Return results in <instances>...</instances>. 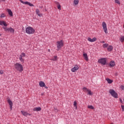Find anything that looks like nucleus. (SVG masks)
<instances>
[{
    "mask_svg": "<svg viewBox=\"0 0 124 124\" xmlns=\"http://www.w3.org/2000/svg\"><path fill=\"white\" fill-rule=\"evenodd\" d=\"M45 89H48V87L46 86V85L45 84Z\"/></svg>",
    "mask_w": 124,
    "mask_h": 124,
    "instance_id": "37",
    "label": "nucleus"
},
{
    "mask_svg": "<svg viewBox=\"0 0 124 124\" xmlns=\"http://www.w3.org/2000/svg\"><path fill=\"white\" fill-rule=\"evenodd\" d=\"M102 27L105 33H108V31H107V24H106V23H105V22H103L102 23Z\"/></svg>",
    "mask_w": 124,
    "mask_h": 124,
    "instance_id": "8",
    "label": "nucleus"
},
{
    "mask_svg": "<svg viewBox=\"0 0 124 124\" xmlns=\"http://www.w3.org/2000/svg\"><path fill=\"white\" fill-rule=\"evenodd\" d=\"M109 45H108V44H104L103 45V48H107V47H108Z\"/></svg>",
    "mask_w": 124,
    "mask_h": 124,
    "instance_id": "29",
    "label": "nucleus"
},
{
    "mask_svg": "<svg viewBox=\"0 0 124 124\" xmlns=\"http://www.w3.org/2000/svg\"><path fill=\"white\" fill-rule=\"evenodd\" d=\"M83 92L85 93H88L87 94H89V95H93V93L91 90L88 89L86 87H83Z\"/></svg>",
    "mask_w": 124,
    "mask_h": 124,
    "instance_id": "6",
    "label": "nucleus"
},
{
    "mask_svg": "<svg viewBox=\"0 0 124 124\" xmlns=\"http://www.w3.org/2000/svg\"><path fill=\"white\" fill-rule=\"evenodd\" d=\"M1 36V34H0V36Z\"/></svg>",
    "mask_w": 124,
    "mask_h": 124,
    "instance_id": "40",
    "label": "nucleus"
},
{
    "mask_svg": "<svg viewBox=\"0 0 124 124\" xmlns=\"http://www.w3.org/2000/svg\"><path fill=\"white\" fill-rule=\"evenodd\" d=\"M36 14H37L38 16L39 17H41V16H42V14L40 13V11H39L38 9H36Z\"/></svg>",
    "mask_w": 124,
    "mask_h": 124,
    "instance_id": "17",
    "label": "nucleus"
},
{
    "mask_svg": "<svg viewBox=\"0 0 124 124\" xmlns=\"http://www.w3.org/2000/svg\"><path fill=\"white\" fill-rule=\"evenodd\" d=\"M34 31H35V30L31 27L29 26L26 28V32L28 34H33Z\"/></svg>",
    "mask_w": 124,
    "mask_h": 124,
    "instance_id": "2",
    "label": "nucleus"
},
{
    "mask_svg": "<svg viewBox=\"0 0 124 124\" xmlns=\"http://www.w3.org/2000/svg\"><path fill=\"white\" fill-rule=\"evenodd\" d=\"M3 30L7 32H11V33H14V29L12 28H7L6 27H3Z\"/></svg>",
    "mask_w": 124,
    "mask_h": 124,
    "instance_id": "5",
    "label": "nucleus"
},
{
    "mask_svg": "<svg viewBox=\"0 0 124 124\" xmlns=\"http://www.w3.org/2000/svg\"><path fill=\"white\" fill-rule=\"evenodd\" d=\"M120 101L121 103H122V104L124 103V102L123 101V100H122V99H120Z\"/></svg>",
    "mask_w": 124,
    "mask_h": 124,
    "instance_id": "36",
    "label": "nucleus"
},
{
    "mask_svg": "<svg viewBox=\"0 0 124 124\" xmlns=\"http://www.w3.org/2000/svg\"><path fill=\"white\" fill-rule=\"evenodd\" d=\"M8 102L9 103V105H10V109L12 110L13 106V103L12 102V101L10 99H8Z\"/></svg>",
    "mask_w": 124,
    "mask_h": 124,
    "instance_id": "13",
    "label": "nucleus"
},
{
    "mask_svg": "<svg viewBox=\"0 0 124 124\" xmlns=\"http://www.w3.org/2000/svg\"><path fill=\"white\" fill-rule=\"evenodd\" d=\"M51 61H58V56H55L54 58L51 59Z\"/></svg>",
    "mask_w": 124,
    "mask_h": 124,
    "instance_id": "26",
    "label": "nucleus"
},
{
    "mask_svg": "<svg viewBox=\"0 0 124 124\" xmlns=\"http://www.w3.org/2000/svg\"><path fill=\"white\" fill-rule=\"evenodd\" d=\"M98 62L103 64V65H105V64H106V58H101L99 59Z\"/></svg>",
    "mask_w": 124,
    "mask_h": 124,
    "instance_id": "7",
    "label": "nucleus"
},
{
    "mask_svg": "<svg viewBox=\"0 0 124 124\" xmlns=\"http://www.w3.org/2000/svg\"><path fill=\"white\" fill-rule=\"evenodd\" d=\"M108 50L109 52H111L112 50H113V46H109L108 47Z\"/></svg>",
    "mask_w": 124,
    "mask_h": 124,
    "instance_id": "23",
    "label": "nucleus"
},
{
    "mask_svg": "<svg viewBox=\"0 0 124 124\" xmlns=\"http://www.w3.org/2000/svg\"><path fill=\"white\" fill-rule=\"evenodd\" d=\"M83 57H84V60H85V61H86L87 62H88V61H89V58H88V54H87V53H84Z\"/></svg>",
    "mask_w": 124,
    "mask_h": 124,
    "instance_id": "18",
    "label": "nucleus"
},
{
    "mask_svg": "<svg viewBox=\"0 0 124 124\" xmlns=\"http://www.w3.org/2000/svg\"><path fill=\"white\" fill-rule=\"evenodd\" d=\"M102 43H105V42L103 41V42H102Z\"/></svg>",
    "mask_w": 124,
    "mask_h": 124,
    "instance_id": "39",
    "label": "nucleus"
},
{
    "mask_svg": "<svg viewBox=\"0 0 124 124\" xmlns=\"http://www.w3.org/2000/svg\"><path fill=\"white\" fill-rule=\"evenodd\" d=\"M121 108L122 109V111L124 112V105H121Z\"/></svg>",
    "mask_w": 124,
    "mask_h": 124,
    "instance_id": "33",
    "label": "nucleus"
},
{
    "mask_svg": "<svg viewBox=\"0 0 124 124\" xmlns=\"http://www.w3.org/2000/svg\"><path fill=\"white\" fill-rule=\"evenodd\" d=\"M108 93H110L111 95H112L113 97H114V98H118V94L115 91H114V90L110 89Z\"/></svg>",
    "mask_w": 124,
    "mask_h": 124,
    "instance_id": "4",
    "label": "nucleus"
},
{
    "mask_svg": "<svg viewBox=\"0 0 124 124\" xmlns=\"http://www.w3.org/2000/svg\"><path fill=\"white\" fill-rule=\"evenodd\" d=\"M57 7L58 8V9H59V10H61V5H60V4H59L57 6Z\"/></svg>",
    "mask_w": 124,
    "mask_h": 124,
    "instance_id": "31",
    "label": "nucleus"
},
{
    "mask_svg": "<svg viewBox=\"0 0 124 124\" xmlns=\"http://www.w3.org/2000/svg\"><path fill=\"white\" fill-rule=\"evenodd\" d=\"M78 4H79V0H74V5H78Z\"/></svg>",
    "mask_w": 124,
    "mask_h": 124,
    "instance_id": "25",
    "label": "nucleus"
},
{
    "mask_svg": "<svg viewBox=\"0 0 124 124\" xmlns=\"http://www.w3.org/2000/svg\"><path fill=\"white\" fill-rule=\"evenodd\" d=\"M54 111L57 113V112H58V108H54Z\"/></svg>",
    "mask_w": 124,
    "mask_h": 124,
    "instance_id": "34",
    "label": "nucleus"
},
{
    "mask_svg": "<svg viewBox=\"0 0 124 124\" xmlns=\"http://www.w3.org/2000/svg\"><path fill=\"white\" fill-rule=\"evenodd\" d=\"M109 65L111 67H113L114 66H115V62L114 61H111L109 63Z\"/></svg>",
    "mask_w": 124,
    "mask_h": 124,
    "instance_id": "19",
    "label": "nucleus"
},
{
    "mask_svg": "<svg viewBox=\"0 0 124 124\" xmlns=\"http://www.w3.org/2000/svg\"><path fill=\"white\" fill-rule=\"evenodd\" d=\"M56 44L57 47V51H60L61 48L63 47V41L62 40L57 41Z\"/></svg>",
    "mask_w": 124,
    "mask_h": 124,
    "instance_id": "3",
    "label": "nucleus"
},
{
    "mask_svg": "<svg viewBox=\"0 0 124 124\" xmlns=\"http://www.w3.org/2000/svg\"><path fill=\"white\" fill-rule=\"evenodd\" d=\"M115 2L119 5L121 4V1L120 0H115Z\"/></svg>",
    "mask_w": 124,
    "mask_h": 124,
    "instance_id": "28",
    "label": "nucleus"
},
{
    "mask_svg": "<svg viewBox=\"0 0 124 124\" xmlns=\"http://www.w3.org/2000/svg\"><path fill=\"white\" fill-rule=\"evenodd\" d=\"M21 113L23 115V116H24L25 117H28V116H31V114L29 113L27 111H25L24 110H21Z\"/></svg>",
    "mask_w": 124,
    "mask_h": 124,
    "instance_id": "10",
    "label": "nucleus"
},
{
    "mask_svg": "<svg viewBox=\"0 0 124 124\" xmlns=\"http://www.w3.org/2000/svg\"><path fill=\"white\" fill-rule=\"evenodd\" d=\"M0 74H3V70H0Z\"/></svg>",
    "mask_w": 124,
    "mask_h": 124,
    "instance_id": "35",
    "label": "nucleus"
},
{
    "mask_svg": "<svg viewBox=\"0 0 124 124\" xmlns=\"http://www.w3.org/2000/svg\"><path fill=\"white\" fill-rule=\"evenodd\" d=\"M39 86H41L42 88L43 87H45V83L43 81H40Z\"/></svg>",
    "mask_w": 124,
    "mask_h": 124,
    "instance_id": "20",
    "label": "nucleus"
},
{
    "mask_svg": "<svg viewBox=\"0 0 124 124\" xmlns=\"http://www.w3.org/2000/svg\"><path fill=\"white\" fill-rule=\"evenodd\" d=\"M33 111H37V112L39 111H41V108L40 107H37V108H34L33 109Z\"/></svg>",
    "mask_w": 124,
    "mask_h": 124,
    "instance_id": "21",
    "label": "nucleus"
},
{
    "mask_svg": "<svg viewBox=\"0 0 124 124\" xmlns=\"http://www.w3.org/2000/svg\"><path fill=\"white\" fill-rule=\"evenodd\" d=\"M78 69H79V66L76 65L73 68L71 69V71L72 72H76Z\"/></svg>",
    "mask_w": 124,
    "mask_h": 124,
    "instance_id": "12",
    "label": "nucleus"
},
{
    "mask_svg": "<svg viewBox=\"0 0 124 124\" xmlns=\"http://www.w3.org/2000/svg\"><path fill=\"white\" fill-rule=\"evenodd\" d=\"M88 108H89V109H94V108L93 107V106H92V105H89L88 106Z\"/></svg>",
    "mask_w": 124,
    "mask_h": 124,
    "instance_id": "30",
    "label": "nucleus"
},
{
    "mask_svg": "<svg viewBox=\"0 0 124 124\" xmlns=\"http://www.w3.org/2000/svg\"><path fill=\"white\" fill-rule=\"evenodd\" d=\"M74 106L75 107V109L77 110V102H76V101L74 102Z\"/></svg>",
    "mask_w": 124,
    "mask_h": 124,
    "instance_id": "27",
    "label": "nucleus"
},
{
    "mask_svg": "<svg viewBox=\"0 0 124 124\" xmlns=\"http://www.w3.org/2000/svg\"><path fill=\"white\" fill-rule=\"evenodd\" d=\"M26 57V54L24 52H22L20 55L19 56V60L21 62H24V60L23 59V58H25Z\"/></svg>",
    "mask_w": 124,
    "mask_h": 124,
    "instance_id": "9",
    "label": "nucleus"
},
{
    "mask_svg": "<svg viewBox=\"0 0 124 124\" xmlns=\"http://www.w3.org/2000/svg\"><path fill=\"white\" fill-rule=\"evenodd\" d=\"M7 12L8 13V14L11 16V17H12L13 16V13H12V11L9 9H7Z\"/></svg>",
    "mask_w": 124,
    "mask_h": 124,
    "instance_id": "16",
    "label": "nucleus"
},
{
    "mask_svg": "<svg viewBox=\"0 0 124 124\" xmlns=\"http://www.w3.org/2000/svg\"><path fill=\"white\" fill-rule=\"evenodd\" d=\"M4 17H5L4 14H2V15H1L0 16L1 18H4Z\"/></svg>",
    "mask_w": 124,
    "mask_h": 124,
    "instance_id": "32",
    "label": "nucleus"
},
{
    "mask_svg": "<svg viewBox=\"0 0 124 124\" xmlns=\"http://www.w3.org/2000/svg\"><path fill=\"white\" fill-rule=\"evenodd\" d=\"M106 81H107L108 83V84H112V83H113V80H111V79H110L109 78H107L106 79Z\"/></svg>",
    "mask_w": 124,
    "mask_h": 124,
    "instance_id": "22",
    "label": "nucleus"
},
{
    "mask_svg": "<svg viewBox=\"0 0 124 124\" xmlns=\"http://www.w3.org/2000/svg\"><path fill=\"white\" fill-rule=\"evenodd\" d=\"M0 26H4V27H7V24L4 21H0Z\"/></svg>",
    "mask_w": 124,
    "mask_h": 124,
    "instance_id": "15",
    "label": "nucleus"
},
{
    "mask_svg": "<svg viewBox=\"0 0 124 124\" xmlns=\"http://www.w3.org/2000/svg\"><path fill=\"white\" fill-rule=\"evenodd\" d=\"M19 1H20V2H21V3H23V4H27L28 5H30V6H34L33 4L31 3V2H28V1L24 2L22 0H19Z\"/></svg>",
    "mask_w": 124,
    "mask_h": 124,
    "instance_id": "11",
    "label": "nucleus"
},
{
    "mask_svg": "<svg viewBox=\"0 0 124 124\" xmlns=\"http://www.w3.org/2000/svg\"><path fill=\"white\" fill-rule=\"evenodd\" d=\"M87 40L89 41V42H94L95 41H96V38L94 37L93 39H92L90 37H88L87 38Z\"/></svg>",
    "mask_w": 124,
    "mask_h": 124,
    "instance_id": "14",
    "label": "nucleus"
},
{
    "mask_svg": "<svg viewBox=\"0 0 124 124\" xmlns=\"http://www.w3.org/2000/svg\"><path fill=\"white\" fill-rule=\"evenodd\" d=\"M1 0L2 1H5L6 0Z\"/></svg>",
    "mask_w": 124,
    "mask_h": 124,
    "instance_id": "38",
    "label": "nucleus"
},
{
    "mask_svg": "<svg viewBox=\"0 0 124 124\" xmlns=\"http://www.w3.org/2000/svg\"><path fill=\"white\" fill-rule=\"evenodd\" d=\"M120 41L122 43L124 42V36H121L119 39Z\"/></svg>",
    "mask_w": 124,
    "mask_h": 124,
    "instance_id": "24",
    "label": "nucleus"
},
{
    "mask_svg": "<svg viewBox=\"0 0 124 124\" xmlns=\"http://www.w3.org/2000/svg\"><path fill=\"white\" fill-rule=\"evenodd\" d=\"M15 68L17 71H19V72H22L23 71V65L19 63L16 62L15 64Z\"/></svg>",
    "mask_w": 124,
    "mask_h": 124,
    "instance_id": "1",
    "label": "nucleus"
}]
</instances>
